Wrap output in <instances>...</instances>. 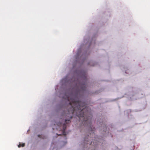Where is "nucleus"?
Wrapping results in <instances>:
<instances>
[{"label":"nucleus","mask_w":150,"mask_h":150,"mask_svg":"<svg viewBox=\"0 0 150 150\" xmlns=\"http://www.w3.org/2000/svg\"><path fill=\"white\" fill-rule=\"evenodd\" d=\"M67 100L69 102V106L70 107L67 110V112L65 117V123L63 124L61 122H58L56 124L58 126L62 127V134L66 135L65 130L66 129V124L70 122V120L72 118L73 115L75 113L76 116L80 118L83 117V120L85 122L84 124H87L88 126H91V118L92 115L89 113L87 108H83L85 105L84 103L80 101L76 98L72 97L70 99L69 97L67 98Z\"/></svg>","instance_id":"obj_1"},{"label":"nucleus","mask_w":150,"mask_h":150,"mask_svg":"<svg viewBox=\"0 0 150 150\" xmlns=\"http://www.w3.org/2000/svg\"><path fill=\"white\" fill-rule=\"evenodd\" d=\"M86 89V87L85 86H84L83 87V86H82L81 88V90H82V91H84Z\"/></svg>","instance_id":"obj_2"},{"label":"nucleus","mask_w":150,"mask_h":150,"mask_svg":"<svg viewBox=\"0 0 150 150\" xmlns=\"http://www.w3.org/2000/svg\"><path fill=\"white\" fill-rule=\"evenodd\" d=\"M89 136L88 135L87 137H85L84 138V140L85 141L88 142V141L87 140V139L88 138V137H89Z\"/></svg>","instance_id":"obj_3"},{"label":"nucleus","mask_w":150,"mask_h":150,"mask_svg":"<svg viewBox=\"0 0 150 150\" xmlns=\"http://www.w3.org/2000/svg\"><path fill=\"white\" fill-rule=\"evenodd\" d=\"M91 129L92 130H91V133H92V136H94L95 134L94 133L93 130L92 129Z\"/></svg>","instance_id":"obj_4"},{"label":"nucleus","mask_w":150,"mask_h":150,"mask_svg":"<svg viewBox=\"0 0 150 150\" xmlns=\"http://www.w3.org/2000/svg\"><path fill=\"white\" fill-rule=\"evenodd\" d=\"M67 115V114H64L63 115V116H65V117H64V118H65V119L66 118L65 117L66 116V115ZM63 118H64V117H63Z\"/></svg>","instance_id":"obj_5"},{"label":"nucleus","mask_w":150,"mask_h":150,"mask_svg":"<svg viewBox=\"0 0 150 150\" xmlns=\"http://www.w3.org/2000/svg\"><path fill=\"white\" fill-rule=\"evenodd\" d=\"M25 146V144L24 143H23L22 144V145H21V146L22 147H23L24 146Z\"/></svg>","instance_id":"obj_6"},{"label":"nucleus","mask_w":150,"mask_h":150,"mask_svg":"<svg viewBox=\"0 0 150 150\" xmlns=\"http://www.w3.org/2000/svg\"><path fill=\"white\" fill-rule=\"evenodd\" d=\"M21 146V144H19L18 145V147H20Z\"/></svg>","instance_id":"obj_7"},{"label":"nucleus","mask_w":150,"mask_h":150,"mask_svg":"<svg viewBox=\"0 0 150 150\" xmlns=\"http://www.w3.org/2000/svg\"><path fill=\"white\" fill-rule=\"evenodd\" d=\"M92 144V142H91V144H90V145H91V144Z\"/></svg>","instance_id":"obj_8"},{"label":"nucleus","mask_w":150,"mask_h":150,"mask_svg":"<svg viewBox=\"0 0 150 150\" xmlns=\"http://www.w3.org/2000/svg\"><path fill=\"white\" fill-rule=\"evenodd\" d=\"M57 135H59V136L60 135V134H59H59H57Z\"/></svg>","instance_id":"obj_9"},{"label":"nucleus","mask_w":150,"mask_h":150,"mask_svg":"<svg viewBox=\"0 0 150 150\" xmlns=\"http://www.w3.org/2000/svg\"><path fill=\"white\" fill-rule=\"evenodd\" d=\"M91 133H90V136H91Z\"/></svg>","instance_id":"obj_10"}]
</instances>
